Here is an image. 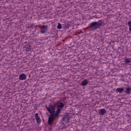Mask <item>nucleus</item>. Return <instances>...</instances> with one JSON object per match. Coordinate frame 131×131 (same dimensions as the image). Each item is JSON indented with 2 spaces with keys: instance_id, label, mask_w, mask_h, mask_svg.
Listing matches in <instances>:
<instances>
[{
  "instance_id": "1",
  "label": "nucleus",
  "mask_w": 131,
  "mask_h": 131,
  "mask_svg": "<svg viewBox=\"0 0 131 131\" xmlns=\"http://www.w3.org/2000/svg\"><path fill=\"white\" fill-rule=\"evenodd\" d=\"M46 107L50 114L48 119V124L49 125H52L54 120L59 117V115L61 113V110H63L62 108H64V103L63 102H59L57 105L56 109L52 104H50L48 106L46 105Z\"/></svg>"
},
{
  "instance_id": "2",
  "label": "nucleus",
  "mask_w": 131,
  "mask_h": 131,
  "mask_svg": "<svg viewBox=\"0 0 131 131\" xmlns=\"http://www.w3.org/2000/svg\"><path fill=\"white\" fill-rule=\"evenodd\" d=\"M103 25V21L99 20L97 22H92L89 25V28L92 29V30H96L99 29L100 27H102Z\"/></svg>"
},
{
  "instance_id": "3",
  "label": "nucleus",
  "mask_w": 131,
  "mask_h": 131,
  "mask_svg": "<svg viewBox=\"0 0 131 131\" xmlns=\"http://www.w3.org/2000/svg\"><path fill=\"white\" fill-rule=\"evenodd\" d=\"M48 29H49V26H42L40 28V32L41 33H46V31H48Z\"/></svg>"
},
{
  "instance_id": "4",
  "label": "nucleus",
  "mask_w": 131,
  "mask_h": 131,
  "mask_svg": "<svg viewBox=\"0 0 131 131\" xmlns=\"http://www.w3.org/2000/svg\"><path fill=\"white\" fill-rule=\"evenodd\" d=\"M27 76H26L25 74L22 73L19 75L18 79H19V80H25L27 79Z\"/></svg>"
},
{
  "instance_id": "5",
  "label": "nucleus",
  "mask_w": 131,
  "mask_h": 131,
  "mask_svg": "<svg viewBox=\"0 0 131 131\" xmlns=\"http://www.w3.org/2000/svg\"><path fill=\"white\" fill-rule=\"evenodd\" d=\"M62 120L69 122V120H70V116L69 115V114H67L64 116L62 118Z\"/></svg>"
},
{
  "instance_id": "6",
  "label": "nucleus",
  "mask_w": 131,
  "mask_h": 131,
  "mask_svg": "<svg viewBox=\"0 0 131 131\" xmlns=\"http://www.w3.org/2000/svg\"><path fill=\"white\" fill-rule=\"evenodd\" d=\"M107 112L105 108L100 109L98 112L99 115H105Z\"/></svg>"
},
{
  "instance_id": "7",
  "label": "nucleus",
  "mask_w": 131,
  "mask_h": 131,
  "mask_svg": "<svg viewBox=\"0 0 131 131\" xmlns=\"http://www.w3.org/2000/svg\"><path fill=\"white\" fill-rule=\"evenodd\" d=\"M35 116L37 123L38 124H39V123H40V122H41V120L40 119L39 116H38V114H35Z\"/></svg>"
},
{
  "instance_id": "8",
  "label": "nucleus",
  "mask_w": 131,
  "mask_h": 131,
  "mask_svg": "<svg viewBox=\"0 0 131 131\" xmlns=\"http://www.w3.org/2000/svg\"><path fill=\"white\" fill-rule=\"evenodd\" d=\"M88 84L89 81L88 80V79H84L81 83L82 86H85L86 85H88Z\"/></svg>"
},
{
  "instance_id": "9",
  "label": "nucleus",
  "mask_w": 131,
  "mask_h": 131,
  "mask_svg": "<svg viewBox=\"0 0 131 131\" xmlns=\"http://www.w3.org/2000/svg\"><path fill=\"white\" fill-rule=\"evenodd\" d=\"M62 27L63 29H66V28H69V23L68 22L63 23L62 25Z\"/></svg>"
},
{
  "instance_id": "10",
  "label": "nucleus",
  "mask_w": 131,
  "mask_h": 131,
  "mask_svg": "<svg viewBox=\"0 0 131 131\" xmlns=\"http://www.w3.org/2000/svg\"><path fill=\"white\" fill-rule=\"evenodd\" d=\"M125 93H126L127 95H129L131 93V88L130 87L126 88V91Z\"/></svg>"
},
{
  "instance_id": "11",
  "label": "nucleus",
  "mask_w": 131,
  "mask_h": 131,
  "mask_svg": "<svg viewBox=\"0 0 131 131\" xmlns=\"http://www.w3.org/2000/svg\"><path fill=\"white\" fill-rule=\"evenodd\" d=\"M124 62H125V65H127V64H129V63H131V59L130 58H125Z\"/></svg>"
},
{
  "instance_id": "12",
  "label": "nucleus",
  "mask_w": 131,
  "mask_h": 131,
  "mask_svg": "<svg viewBox=\"0 0 131 131\" xmlns=\"http://www.w3.org/2000/svg\"><path fill=\"white\" fill-rule=\"evenodd\" d=\"M117 92H118V93H120V94H121V93H122V92H123V91H124V89L123 88H117L116 89Z\"/></svg>"
},
{
  "instance_id": "13",
  "label": "nucleus",
  "mask_w": 131,
  "mask_h": 131,
  "mask_svg": "<svg viewBox=\"0 0 131 131\" xmlns=\"http://www.w3.org/2000/svg\"><path fill=\"white\" fill-rule=\"evenodd\" d=\"M61 28H62V25L60 24V23H58L57 25V29H61Z\"/></svg>"
},
{
  "instance_id": "14",
  "label": "nucleus",
  "mask_w": 131,
  "mask_h": 131,
  "mask_svg": "<svg viewBox=\"0 0 131 131\" xmlns=\"http://www.w3.org/2000/svg\"><path fill=\"white\" fill-rule=\"evenodd\" d=\"M29 47H30V45H28L26 47V46H25V48H29Z\"/></svg>"
},
{
  "instance_id": "15",
  "label": "nucleus",
  "mask_w": 131,
  "mask_h": 131,
  "mask_svg": "<svg viewBox=\"0 0 131 131\" xmlns=\"http://www.w3.org/2000/svg\"><path fill=\"white\" fill-rule=\"evenodd\" d=\"M31 28H33V26H31Z\"/></svg>"
}]
</instances>
